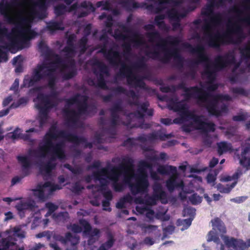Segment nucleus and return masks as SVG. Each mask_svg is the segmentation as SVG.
Wrapping results in <instances>:
<instances>
[{"instance_id":"864d4df0","label":"nucleus","mask_w":250,"mask_h":250,"mask_svg":"<svg viewBox=\"0 0 250 250\" xmlns=\"http://www.w3.org/2000/svg\"><path fill=\"white\" fill-rule=\"evenodd\" d=\"M174 230V228L172 226H169L166 228L164 229V230L165 233H168L169 234H171L172 232Z\"/></svg>"},{"instance_id":"3c124183","label":"nucleus","mask_w":250,"mask_h":250,"mask_svg":"<svg viewBox=\"0 0 250 250\" xmlns=\"http://www.w3.org/2000/svg\"><path fill=\"white\" fill-rule=\"evenodd\" d=\"M12 101V96H8L7 98H5L2 103V105L3 106H7Z\"/></svg>"},{"instance_id":"c9c22d12","label":"nucleus","mask_w":250,"mask_h":250,"mask_svg":"<svg viewBox=\"0 0 250 250\" xmlns=\"http://www.w3.org/2000/svg\"><path fill=\"white\" fill-rule=\"evenodd\" d=\"M193 219L192 218H189L181 220V225H183V227L181 229V230L183 231L187 229L191 225Z\"/></svg>"},{"instance_id":"5fc2aeb1","label":"nucleus","mask_w":250,"mask_h":250,"mask_svg":"<svg viewBox=\"0 0 250 250\" xmlns=\"http://www.w3.org/2000/svg\"><path fill=\"white\" fill-rule=\"evenodd\" d=\"M10 108L8 107L6 109L2 110L0 111V117H2L6 115H7L10 111Z\"/></svg>"},{"instance_id":"5701e85b","label":"nucleus","mask_w":250,"mask_h":250,"mask_svg":"<svg viewBox=\"0 0 250 250\" xmlns=\"http://www.w3.org/2000/svg\"><path fill=\"white\" fill-rule=\"evenodd\" d=\"M46 28L52 33L57 30H63L64 27L62 21H52L47 23Z\"/></svg>"},{"instance_id":"338daca9","label":"nucleus","mask_w":250,"mask_h":250,"mask_svg":"<svg viewBox=\"0 0 250 250\" xmlns=\"http://www.w3.org/2000/svg\"><path fill=\"white\" fill-rule=\"evenodd\" d=\"M244 245L245 246L243 247V250H244L248 247H250V239H248L246 242H244Z\"/></svg>"},{"instance_id":"603ef678","label":"nucleus","mask_w":250,"mask_h":250,"mask_svg":"<svg viewBox=\"0 0 250 250\" xmlns=\"http://www.w3.org/2000/svg\"><path fill=\"white\" fill-rule=\"evenodd\" d=\"M218 159L215 158H213L209 162V167H213L218 163Z\"/></svg>"},{"instance_id":"79ce46f5","label":"nucleus","mask_w":250,"mask_h":250,"mask_svg":"<svg viewBox=\"0 0 250 250\" xmlns=\"http://www.w3.org/2000/svg\"><path fill=\"white\" fill-rule=\"evenodd\" d=\"M216 173L215 175H213L211 173H209L207 175V180L208 183L211 184L212 185H214V182L216 180Z\"/></svg>"},{"instance_id":"69168bd1","label":"nucleus","mask_w":250,"mask_h":250,"mask_svg":"<svg viewBox=\"0 0 250 250\" xmlns=\"http://www.w3.org/2000/svg\"><path fill=\"white\" fill-rule=\"evenodd\" d=\"M129 247L131 250H139V248H137V244L136 242L132 243L131 245L129 246Z\"/></svg>"},{"instance_id":"f257e3e1","label":"nucleus","mask_w":250,"mask_h":250,"mask_svg":"<svg viewBox=\"0 0 250 250\" xmlns=\"http://www.w3.org/2000/svg\"><path fill=\"white\" fill-rule=\"evenodd\" d=\"M112 25L105 24L107 33H104L100 38L101 49L98 52L104 54L112 66L119 68L115 78L116 82L124 79L131 87L145 88L143 79L147 72L146 62L148 58L163 62H168L173 59L180 69L186 63L188 70L186 75L192 79L195 78L199 65L203 64L202 77L204 82L200 83V87L187 88L183 83L179 85V88L183 89L184 100L179 101L174 93L175 86L161 87L162 92L171 93L167 100L169 108L177 112L180 116L173 121L166 118L161 119V122L167 125L172 123L188 125V131L192 128L205 132L214 131V124L207 121L204 116L189 111L188 101L195 99L211 115L218 116L227 113L228 106L225 103L230 101L231 98L228 95L212 94V92L218 87L214 81L217 72L227 66L232 67L235 75L231 79L232 82L238 79V70L243 72L242 67L249 69L241 53L240 52L241 60L239 62L236 60L234 51H230L224 56H217L213 62L207 56L205 46L196 40V46L193 47L188 42H182L179 37L169 36L163 39L154 25L149 24L144 26L146 31V41L143 35L123 24H118L113 32Z\"/></svg>"},{"instance_id":"f704fd0d","label":"nucleus","mask_w":250,"mask_h":250,"mask_svg":"<svg viewBox=\"0 0 250 250\" xmlns=\"http://www.w3.org/2000/svg\"><path fill=\"white\" fill-rule=\"evenodd\" d=\"M45 207L48 209V212L46 214V216L51 215L58 208V206L52 203H47L45 204Z\"/></svg>"},{"instance_id":"de8ad7c7","label":"nucleus","mask_w":250,"mask_h":250,"mask_svg":"<svg viewBox=\"0 0 250 250\" xmlns=\"http://www.w3.org/2000/svg\"><path fill=\"white\" fill-rule=\"evenodd\" d=\"M242 5L245 11L250 10V0H246L244 1Z\"/></svg>"},{"instance_id":"39448f33","label":"nucleus","mask_w":250,"mask_h":250,"mask_svg":"<svg viewBox=\"0 0 250 250\" xmlns=\"http://www.w3.org/2000/svg\"><path fill=\"white\" fill-rule=\"evenodd\" d=\"M111 92L106 96H101L105 102L112 100L113 95H124L128 104L135 108L134 112L127 113L122 106L121 101H117L111 108V117L110 120L105 124L103 118H101L100 123L103 125V129L101 133H97L95 136L94 142L102 143L104 142H110L109 139H113L117 135V129L121 124L133 127L134 125L141 128L146 129L150 127L149 124H144V121L147 117L153 115V110L148 108L149 103L147 101L143 102L139 95L133 90L128 91L119 86L110 88Z\"/></svg>"},{"instance_id":"72a5a7b5","label":"nucleus","mask_w":250,"mask_h":250,"mask_svg":"<svg viewBox=\"0 0 250 250\" xmlns=\"http://www.w3.org/2000/svg\"><path fill=\"white\" fill-rule=\"evenodd\" d=\"M195 214V209L191 207H187L184 209L183 215L184 216H189V218H193Z\"/></svg>"},{"instance_id":"0eeeda50","label":"nucleus","mask_w":250,"mask_h":250,"mask_svg":"<svg viewBox=\"0 0 250 250\" xmlns=\"http://www.w3.org/2000/svg\"><path fill=\"white\" fill-rule=\"evenodd\" d=\"M139 168L136 173L134 171V166L132 163V160L130 159L128 163L124 167V168L113 167L99 169L101 166V163L99 161L94 162L89 169L91 167L96 168V170L92 173L91 176H87L85 180L89 182L93 179L96 183L95 185H92L87 187L88 188H91L92 191H102L105 189V186L109 182L112 183V187L116 191H121L123 190L125 185H130L133 183L131 182L132 179L136 181V177L138 175L139 170L140 169V163Z\"/></svg>"},{"instance_id":"13d9d810","label":"nucleus","mask_w":250,"mask_h":250,"mask_svg":"<svg viewBox=\"0 0 250 250\" xmlns=\"http://www.w3.org/2000/svg\"><path fill=\"white\" fill-rule=\"evenodd\" d=\"M43 245L41 243H39L37 244H36L34 247H33L32 248H31L29 250H39V249H41L42 247H43Z\"/></svg>"},{"instance_id":"423d86ee","label":"nucleus","mask_w":250,"mask_h":250,"mask_svg":"<svg viewBox=\"0 0 250 250\" xmlns=\"http://www.w3.org/2000/svg\"><path fill=\"white\" fill-rule=\"evenodd\" d=\"M152 167L151 163L148 162H141L136 181L130 185V189L134 195H141V197L135 200L136 203L140 204L136 208L139 213H145L149 221H152L154 218L163 221H167L169 219V216L166 214L167 209L160 208L155 213L144 205H154L158 200H163L166 197L162 186L157 182L160 180V176L157 172L151 170Z\"/></svg>"},{"instance_id":"b1692460","label":"nucleus","mask_w":250,"mask_h":250,"mask_svg":"<svg viewBox=\"0 0 250 250\" xmlns=\"http://www.w3.org/2000/svg\"><path fill=\"white\" fill-rule=\"evenodd\" d=\"M103 195L105 198V200L103 201V209L105 210L110 211L111 210L109 208L110 201L112 199V192L110 190L104 191L103 192Z\"/></svg>"},{"instance_id":"dca6fc26","label":"nucleus","mask_w":250,"mask_h":250,"mask_svg":"<svg viewBox=\"0 0 250 250\" xmlns=\"http://www.w3.org/2000/svg\"><path fill=\"white\" fill-rule=\"evenodd\" d=\"M221 238L228 248H231L235 250H243V247L245 246L244 241L240 239H236L223 235L221 236Z\"/></svg>"},{"instance_id":"7ed1b4c3","label":"nucleus","mask_w":250,"mask_h":250,"mask_svg":"<svg viewBox=\"0 0 250 250\" xmlns=\"http://www.w3.org/2000/svg\"><path fill=\"white\" fill-rule=\"evenodd\" d=\"M199 0H180L176 1V30L180 28L181 18L192 10L189 3H196ZM208 4L202 12V19L195 21L191 26V39L201 42L203 45L218 48L222 44H239L247 37L241 22L249 27L250 35V15L243 16L244 11L235 6L233 9L237 15V20L228 18L221 13H215L214 8L224 5V0H208Z\"/></svg>"},{"instance_id":"8fccbe9b","label":"nucleus","mask_w":250,"mask_h":250,"mask_svg":"<svg viewBox=\"0 0 250 250\" xmlns=\"http://www.w3.org/2000/svg\"><path fill=\"white\" fill-rule=\"evenodd\" d=\"M5 218L4 219V221H7L13 218V213L11 211L7 212L4 213Z\"/></svg>"},{"instance_id":"393cba45","label":"nucleus","mask_w":250,"mask_h":250,"mask_svg":"<svg viewBox=\"0 0 250 250\" xmlns=\"http://www.w3.org/2000/svg\"><path fill=\"white\" fill-rule=\"evenodd\" d=\"M176 169V167L172 166H161L158 167L157 171L162 175L169 176Z\"/></svg>"},{"instance_id":"37998d69","label":"nucleus","mask_w":250,"mask_h":250,"mask_svg":"<svg viewBox=\"0 0 250 250\" xmlns=\"http://www.w3.org/2000/svg\"><path fill=\"white\" fill-rule=\"evenodd\" d=\"M83 187L80 183H76L72 187V191L74 192L77 193L83 189Z\"/></svg>"},{"instance_id":"49530a36","label":"nucleus","mask_w":250,"mask_h":250,"mask_svg":"<svg viewBox=\"0 0 250 250\" xmlns=\"http://www.w3.org/2000/svg\"><path fill=\"white\" fill-rule=\"evenodd\" d=\"M19 86V80L18 79H15L14 82L10 87V90L16 91L18 90Z\"/></svg>"},{"instance_id":"a211bd4d","label":"nucleus","mask_w":250,"mask_h":250,"mask_svg":"<svg viewBox=\"0 0 250 250\" xmlns=\"http://www.w3.org/2000/svg\"><path fill=\"white\" fill-rule=\"evenodd\" d=\"M142 229L146 233L153 234L155 237L159 238L161 235L157 226L144 224L142 226Z\"/></svg>"},{"instance_id":"2f4dec72","label":"nucleus","mask_w":250,"mask_h":250,"mask_svg":"<svg viewBox=\"0 0 250 250\" xmlns=\"http://www.w3.org/2000/svg\"><path fill=\"white\" fill-rule=\"evenodd\" d=\"M64 167L69 169L74 175L79 174L82 171V168L79 166H75L74 167H72L69 164H65Z\"/></svg>"},{"instance_id":"7c9ffc66","label":"nucleus","mask_w":250,"mask_h":250,"mask_svg":"<svg viewBox=\"0 0 250 250\" xmlns=\"http://www.w3.org/2000/svg\"><path fill=\"white\" fill-rule=\"evenodd\" d=\"M114 242V240L112 236H110L108 240L103 244H102L98 250H108L110 248H111Z\"/></svg>"},{"instance_id":"c85d7f7f","label":"nucleus","mask_w":250,"mask_h":250,"mask_svg":"<svg viewBox=\"0 0 250 250\" xmlns=\"http://www.w3.org/2000/svg\"><path fill=\"white\" fill-rule=\"evenodd\" d=\"M133 200V197L129 194H128L119 200L116 204V207L118 208H124L126 203H130Z\"/></svg>"},{"instance_id":"c756f323","label":"nucleus","mask_w":250,"mask_h":250,"mask_svg":"<svg viewBox=\"0 0 250 250\" xmlns=\"http://www.w3.org/2000/svg\"><path fill=\"white\" fill-rule=\"evenodd\" d=\"M207 241L208 242L214 241L217 243H218L219 241L218 233L215 229H214L213 228L212 230L208 234Z\"/></svg>"},{"instance_id":"774afa93","label":"nucleus","mask_w":250,"mask_h":250,"mask_svg":"<svg viewBox=\"0 0 250 250\" xmlns=\"http://www.w3.org/2000/svg\"><path fill=\"white\" fill-rule=\"evenodd\" d=\"M18 101H19L21 106L25 105L27 102L26 99L24 98H21Z\"/></svg>"},{"instance_id":"a878e982","label":"nucleus","mask_w":250,"mask_h":250,"mask_svg":"<svg viewBox=\"0 0 250 250\" xmlns=\"http://www.w3.org/2000/svg\"><path fill=\"white\" fill-rule=\"evenodd\" d=\"M243 174L242 171L238 169L232 175H226L222 177L221 180L223 182H229L231 181H237V179Z\"/></svg>"},{"instance_id":"e433bc0d","label":"nucleus","mask_w":250,"mask_h":250,"mask_svg":"<svg viewBox=\"0 0 250 250\" xmlns=\"http://www.w3.org/2000/svg\"><path fill=\"white\" fill-rule=\"evenodd\" d=\"M189 200L193 205H197L202 201V198L197 194H193L189 197Z\"/></svg>"},{"instance_id":"9d476101","label":"nucleus","mask_w":250,"mask_h":250,"mask_svg":"<svg viewBox=\"0 0 250 250\" xmlns=\"http://www.w3.org/2000/svg\"><path fill=\"white\" fill-rule=\"evenodd\" d=\"M76 11V13L79 18L86 16L87 14L94 10L92 4L88 1H83L81 3H76L70 7H68L64 4H59L55 7V13L57 16H60L65 12L72 11Z\"/></svg>"},{"instance_id":"2eb2a0df","label":"nucleus","mask_w":250,"mask_h":250,"mask_svg":"<svg viewBox=\"0 0 250 250\" xmlns=\"http://www.w3.org/2000/svg\"><path fill=\"white\" fill-rule=\"evenodd\" d=\"M171 134H166L161 131H158L153 132L149 135H142L138 137V140L142 143H152L155 141L160 140H165L170 138Z\"/></svg>"},{"instance_id":"680f3d73","label":"nucleus","mask_w":250,"mask_h":250,"mask_svg":"<svg viewBox=\"0 0 250 250\" xmlns=\"http://www.w3.org/2000/svg\"><path fill=\"white\" fill-rule=\"evenodd\" d=\"M20 106H21V105L20 104V103H19V101H17V102L13 103L10 105L9 108H10V109H12V108H18V107H20Z\"/></svg>"},{"instance_id":"58836bf2","label":"nucleus","mask_w":250,"mask_h":250,"mask_svg":"<svg viewBox=\"0 0 250 250\" xmlns=\"http://www.w3.org/2000/svg\"><path fill=\"white\" fill-rule=\"evenodd\" d=\"M14 245V243L10 242L7 240V239H2L1 245L4 247V249H0V250H6L10 246Z\"/></svg>"},{"instance_id":"f8f14e48","label":"nucleus","mask_w":250,"mask_h":250,"mask_svg":"<svg viewBox=\"0 0 250 250\" xmlns=\"http://www.w3.org/2000/svg\"><path fill=\"white\" fill-rule=\"evenodd\" d=\"M37 208L36 201L31 197L22 199L15 206V208L21 218L25 217L26 211H33Z\"/></svg>"},{"instance_id":"052dcab7","label":"nucleus","mask_w":250,"mask_h":250,"mask_svg":"<svg viewBox=\"0 0 250 250\" xmlns=\"http://www.w3.org/2000/svg\"><path fill=\"white\" fill-rule=\"evenodd\" d=\"M181 190L182 191L179 193V196L181 200H184L187 198L186 193L185 192L184 189Z\"/></svg>"},{"instance_id":"f3484780","label":"nucleus","mask_w":250,"mask_h":250,"mask_svg":"<svg viewBox=\"0 0 250 250\" xmlns=\"http://www.w3.org/2000/svg\"><path fill=\"white\" fill-rule=\"evenodd\" d=\"M250 153V144L246 146L242 151L241 154H236L234 159L239 161V164L246 167L247 169H250V157L248 159L247 156Z\"/></svg>"},{"instance_id":"ea45409f","label":"nucleus","mask_w":250,"mask_h":250,"mask_svg":"<svg viewBox=\"0 0 250 250\" xmlns=\"http://www.w3.org/2000/svg\"><path fill=\"white\" fill-rule=\"evenodd\" d=\"M231 91L234 94L236 95V96L243 95L246 94V92L244 90L239 87L233 88H232Z\"/></svg>"},{"instance_id":"e2e57ef3","label":"nucleus","mask_w":250,"mask_h":250,"mask_svg":"<svg viewBox=\"0 0 250 250\" xmlns=\"http://www.w3.org/2000/svg\"><path fill=\"white\" fill-rule=\"evenodd\" d=\"M18 199H13V198H10V197H6V198H4L3 199V201L6 202H7L8 204H10L11 202L12 201H14L16 200H17Z\"/></svg>"},{"instance_id":"4468645a","label":"nucleus","mask_w":250,"mask_h":250,"mask_svg":"<svg viewBox=\"0 0 250 250\" xmlns=\"http://www.w3.org/2000/svg\"><path fill=\"white\" fill-rule=\"evenodd\" d=\"M80 224L83 227V233L88 238L87 243L89 245H93L97 241L101 236L100 229L94 228L92 229L89 224L85 220H81Z\"/></svg>"},{"instance_id":"6e6552de","label":"nucleus","mask_w":250,"mask_h":250,"mask_svg":"<svg viewBox=\"0 0 250 250\" xmlns=\"http://www.w3.org/2000/svg\"><path fill=\"white\" fill-rule=\"evenodd\" d=\"M83 92V95L77 94L66 102L63 114L69 127H83V120L88 114L95 112L96 105H88L86 90Z\"/></svg>"},{"instance_id":"aec40b11","label":"nucleus","mask_w":250,"mask_h":250,"mask_svg":"<svg viewBox=\"0 0 250 250\" xmlns=\"http://www.w3.org/2000/svg\"><path fill=\"white\" fill-rule=\"evenodd\" d=\"M212 227L214 229L218 231V233H225L226 229L224 223L218 218L212 219L211 221Z\"/></svg>"},{"instance_id":"4c0bfd02","label":"nucleus","mask_w":250,"mask_h":250,"mask_svg":"<svg viewBox=\"0 0 250 250\" xmlns=\"http://www.w3.org/2000/svg\"><path fill=\"white\" fill-rule=\"evenodd\" d=\"M21 129L17 128L13 132H10L7 135V136L13 140H15L20 137L21 134Z\"/></svg>"},{"instance_id":"a18cd8bd","label":"nucleus","mask_w":250,"mask_h":250,"mask_svg":"<svg viewBox=\"0 0 250 250\" xmlns=\"http://www.w3.org/2000/svg\"><path fill=\"white\" fill-rule=\"evenodd\" d=\"M247 197L245 196L237 197L235 198L231 199V201L236 203H241L245 201Z\"/></svg>"},{"instance_id":"20e7f679","label":"nucleus","mask_w":250,"mask_h":250,"mask_svg":"<svg viewBox=\"0 0 250 250\" xmlns=\"http://www.w3.org/2000/svg\"><path fill=\"white\" fill-rule=\"evenodd\" d=\"M67 141L72 143L75 146L81 145L84 147H92V144L88 143L84 138L79 137L67 130H59L56 125H53L38 147L29 151L28 156H18L23 176L29 174L33 164L31 160L33 158L44 178L50 177L57 165V159L62 160L66 158L65 147Z\"/></svg>"},{"instance_id":"473e14b6","label":"nucleus","mask_w":250,"mask_h":250,"mask_svg":"<svg viewBox=\"0 0 250 250\" xmlns=\"http://www.w3.org/2000/svg\"><path fill=\"white\" fill-rule=\"evenodd\" d=\"M68 213L66 212H61L58 215L53 214V217L58 222H63L68 218Z\"/></svg>"},{"instance_id":"cd10ccee","label":"nucleus","mask_w":250,"mask_h":250,"mask_svg":"<svg viewBox=\"0 0 250 250\" xmlns=\"http://www.w3.org/2000/svg\"><path fill=\"white\" fill-rule=\"evenodd\" d=\"M237 183V181H234L231 185H227L226 186L221 184H218L217 186V188L221 193H229L234 188Z\"/></svg>"},{"instance_id":"09e8293b","label":"nucleus","mask_w":250,"mask_h":250,"mask_svg":"<svg viewBox=\"0 0 250 250\" xmlns=\"http://www.w3.org/2000/svg\"><path fill=\"white\" fill-rule=\"evenodd\" d=\"M144 242L146 245L148 246H152L154 244V241H153V240L151 238L149 237H146L145 239Z\"/></svg>"},{"instance_id":"4d7b16f0","label":"nucleus","mask_w":250,"mask_h":250,"mask_svg":"<svg viewBox=\"0 0 250 250\" xmlns=\"http://www.w3.org/2000/svg\"><path fill=\"white\" fill-rule=\"evenodd\" d=\"M21 57L20 56H17L12 60L13 64H16L21 61Z\"/></svg>"},{"instance_id":"ddd939ff","label":"nucleus","mask_w":250,"mask_h":250,"mask_svg":"<svg viewBox=\"0 0 250 250\" xmlns=\"http://www.w3.org/2000/svg\"><path fill=\"white\" fill-rule=\"evenodd\" d=\"M166 187L170 192H173L175 189H183L184 181L179 176L177 169L168 176L166 181Z\"/></svg>"},{"instance_id":"412c9836","label":"nucleus","mask_w":250,"mask_h":250,"mask_svg":"<svg viewBox=\"0 0 250 250\" xmlns=\"http://www.w3.org/2000/svg\"><path fill=\"white\" fill-rule=\"evenodd\" d=\"M96 5L97 7H102L103 10H106L108 11H110L114 15H117L119 13L118 10L113 9L109 1L102 0L98 2Z\"/></svg>"},{"instance_id":"c03bdc74","label":"nucleus","mask_w":250,"mask_h":250,"mask_svg":"<svg viewBox=\"0 0 250 250\" xmlns=\"http://www.w3.org/2000/svg\"><path fill=\"white\" fill-rule=\"evenodd\" d=\"M70 229L74 233L80 232L82 230V228L76 224H73L72 226H71Z\"/></svg>"},{"instance_id":"9b49d317","label":"nucleus","mask_w":250,"mask_h":250,"mask_svg":"<svg viewBox=\"0 0 250 250\" xmlns=\"http://www.w3.org/2000/svg\"><path fill=\"white\" fill-rule=\"evenodd\" d=\"M62 188L57 185L50 182L38 184L35 188L31 189L33 195L41 202H45L49 199L53 193Z\"/></svg>"},{"instance_id":"6ab92c4d","label":"nucleus","mask_w":250,"mask_h":250,"mask_svg":"<svg viewBox=\"0 0 250 250\" xmlns=\"http://www.w3.org/2000/svg\"><path fill=\"white\" fill-rule=\"evenodd\" d=\"M79 242V238L76 234H72L70 232L67 233L65 235L63 242L66 245H72L73 248V250H75V246L78 244Z\"/></svg>"},{"instance_id":"f03ea898","label":"nucleus","mask_w":250,"mask_h":250,"mask_svg":"<svg viewBox=\"0 0 250 250\" xmlns=\"http://www.w3.org/2000/svg\"><path fill=\"white\" fill-rule=\"evenodd\" d=\"M91 26H86L84 29L85 35L76 45L73 44L75 35H71L67 39V45L63 49L62 59L47 46L44 41H41L39 49L44 57V61L33 70L31 75L25 76L22 87H29L43 81L45 82L44 87L48 94L40 93L36 99V106L39 110V126L42 128L47 123L48 110L56 106L60 101L58 97V73L60 72L64 79H69L76 74L75 62L73 57L83 53L87 49V36L90 33Z\"/></svg>"},{"instance_id":"0e129e2a","label":"nucleus","mask_w":250,"mask_h":250,"mask_svg":"<svg viewBox=\"0 0 250 250\" xmlns=\"http://www.w3.org/2000/svg\"><path fill=\"white\" fill-rule=\"evenodd\" d=\"M50 246L51 248L53 249L54 250H60V248L57 244L56 243H51L50 244Z\"/></svg>"},{"instance_id":"bf43d9fd","label":"nucleus","mask_w":250,"mask_h":250,"mask_svg":"<svg viewBox=\"0 0 250 250\" xmlns=\"http://www.w3.org/2000/svg\"><path fill=\"white\" fill-rule=\"evenodd\" d=\"M21 178L19 177H16L13 178L12 180V185H14L20 182Z\"/></svg>"},{"instance_id":"a19ab883","label":"nucleus","mask_w":250,"mask_h":250,"mask_svg":"<svg viewBox=\"0 0 250 250\" xmlns=\"http://www.w3.org/2000/svg\"><path fill=\"white\" fill-rule=\"evenodd\" d=\"M136 140L134 138H129L124 143V145L126 147L133 146L136 145Z\"/></svg>"},{"instance_id":"bb28decb","label":"nucleus","mask_w":250,"mask_h":250,"mask_svg":"<svg viewBox=\"0 0 250 250\" xmlns=\"http://www.w3.org/2000/svg\"><path fill=\"white\" fill-rule=\"evenodd\" d=\"M218 153L219 155L230 150L232 148L230 144L226 142H222L217 144Z\"/></svg>"},{"instance_id":"6e6d98bb","label":"nucleus","mask_w":250,"mask_h":250,"mask_svg":"<svg viewBox=\"0 0 250 250\" xmlns=\"http://www.w3.org/2000/svg\"><path fill=\"white\" fill-rule=\"evenodd\" d=\"M233 119V120L236 121H241L244 120L245 119V117L244 115H240L234 116Z\"/></svg>"},{"instance_id":"1a4fd4ad","label":"nucleus","mask_w":250,"mask_h":250,"mask_svg":"<svg viewBox=\"0 0 250 250\" xmlns=\"http://www.w3.org/2000/svg\"><path fill=\"white\" fill-rule=\"evenodd\" d=\"M91 63L96 79H89L87 80L88 85L94 86L98 91L102 89H107L105 78L109 76L108 67L97 59L93 60ZM96 94L100 95L99 91L97 92Z\"/></svg>"},{"instance_id":"4be33fe9","label":"nucleus","mask_w":250,"mask_h":250,"mask_svg":"<svg viewBox=\"0 0 250 250\" xmlns=\"http://www.w3.org/2000/svg\"><path fill=\"white\" fill-rule=\"evenodd\" d=\"M118 6L127 10H130L133 8L137 7V4L133 0H116Z\"/></svg>"}]
</instances>
